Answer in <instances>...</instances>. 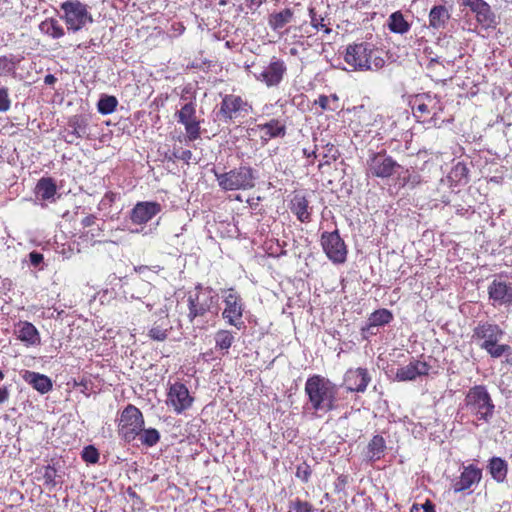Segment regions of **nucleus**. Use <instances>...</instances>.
<instances>
[{
  "instance_id": "nucleus-51",
  "label": "nucleus",
  "mask_w": 512,
  "mask_h": 512,
  "mask_svg": "<svg viewBox=\"0 0 512 512\" xmlns=\"http://www.w3.org/2000/svg\"><path fill=\"white\" fill-rule=\"evenodd\" d=\"M411 512H435V506L430 500H427L423 504H413Z\"/></svg>"
},
{
  "instance_id": "nucleus-31",
  "label": "nucleus",
  "mask_w": 512,
  "mask_h": 512,
  "mask_svg": "<svg viewBox=\"0 0 512 512\" xmlns=\"http://www.w3.org/2000/svg\"><path fill=\"white\" fill-rule=\"evenodd\" d=\"M386 449V442L380 435H375L367 446V458L374 462L379 460Z\"/></svg>"
},
{
  "instance_id": "nucleus-59",
  "label": "nucleus",
  "mask_w": 512,
  "mask_h": 512,
  "mask_svg": "<svg viewBox=\"0 0 512 512\" xmlns=\"http://www.w3.org/2000/svg\"><path fill=\"white\" fill-rule=\"evenodd\" d=\"M56 77L52 74H47L44 78V83L46 85H53L56 82Z\"/></svg>"
},
{
  "instance_id": "nucleus-9",
  "label": "nucleus",
  "mask_w": 512,
  "mask_h": 512,
  "mask_svg": "<svg viewBox=\"0 0 512 512\" xmlns=\"http://www.w3.org/2000/svg\"><path fill=\"white\" fill-rule=\"evenodd\" d=\"M398 168L400 165L385 151L370 152L366 161V173L372 177L389 178Z\"/></svg>"
},
{
  "instance_id": "nucleus-33",
  "label": "nucleus",
  "mask_w": 512,
  "mask_h": 512,
  "mask_svg": "<svg viewBox=\"0 0 512 512\" xmlns=\"http://www.w3.org/2000/svg\"><path fill=\"white\" fill-rule=\"evenodd\" d=\"M172 329L170 325L169 319L166 317H160L158 321H156L152 328L149 331V336L156 341H164L169 331Z\"/></svg>"
},
{
  "instance_id": "nucleus-57",
  "label": "nucleus",
  "mask_w": 512,
  "mask_h": 512,
  "mask_svg": "<svg viewBox=\"0 0 512 512\" xmlns=\"http://www.w3.org/2000/svg\"><path fill=\"white\" fill-rule=\"evenodd\" d=\"M76 139V135L72 136V131L68 129L66 135H64V140L69 144H74Z\"/></svg>"
},
{
  "instance_id": "nucleus-25",
  "label": "nucleus",
  "mask_w": 512,
  "mask_h": 512,
  "mask_svg": "<svg viewBox=\"0 0 512 512\" xmlns=\"http://www.w3.org/2000/svg\"><path fill=\"white\" fill-rule=\"evenodd\" d=\"M22 378L41 394L48 393L53 387L52 381L48 376L34 371H24Z\"/></svg>"
},
{
  "instance_id": "nucleus-53",
  "label": "nucleus",
  "mask_w": 512,
  "mask_h": 512,
  "mask_svg": "<svg viewBox=\"0 0 512 512\" xmlns=\"http://www.w3.org/2000/svg\"><path fill=\"white\" fill-rule=\"evenodd\" d=\"M43 260H44L43 254H41L37 251H32L31 253H29V261L32 266L39 267L40 264L43 263Z\"/></svg>"
},
{
  "instance_id": "nucleus-41",
  "label": "nucleus",
  "mask_w": 512,
  "mask_h": 512,
  "mask_svg": "<svg viewBox=\"0 0 512 512\" xmlns=\"http://www.w3.org/2000/svg\"><path fill=\"white\" fill-rule=\"evenodd\" d=\"M338 96L332 94L330 96L320 95L315 101L323 110L335 111L338 108Z\"/></svg>"
},
{
  "instance_id": "nucleus-49",
  "label": "nucleus",
  "mask_w": 512,
  "mask_h": 512,
  "mask_svg": "<svg viewBox=\"0 0 512 512\" xmlns=\"http://www.w3.org/2000/svg\"><path fill=\"white\" fill-rule=\"evenodd\" d=\"M11 107V100L9 97L8 88H0V112H7Z\"/></svg>"
},
{
  "instance_id": "nucleus-43",
  "label": "nucleus",
  "mask_w": 512,
  "mask_h": 512,
  "mask_svg": "<svg viewBox=\"0 0 512 512\" xmlns=\"http://www.w3.org/2000/svg\"><path fill=\"white\" fill-rule=\"evenodd\" d=\"M57 476V470L53 466L47 465L44 467L42 477L44 485L49 489L54 488L58 484V481L56 480Z\"/></svg>"
},
{
  "instance_id": "nucleus-19",
  "label": "nucleus",
  "mask_w": 512,
  "mask_h": 512,
  "mask_svg": "<svg viewBox=\"0 0 512 512\" xmlns=\"http://www.w3.org/2000/svg\"><path fill=\"white\" fill-rule=\"evenodd\" d=\"M161 209V205L157 202H138L131 210L130 219L134 224H146L158 213H160Z\"/></svg>"
},
{
  "instance_id": "nucleus-2",
  "label": "nucleus",
  "mask_w": 512,
  "mask_h": 512,
  "mask_svg": "<svg viewBox=\"0 0 512 512\" xmlns=\"http://www.w3.org/2000/svg\"><path fill=\"white\" fill-rule=\"evenodd\" d=\"M371 43L360 42L346 47L345 62L353 71H369L381 69L385 60Z\"/></svg>"
},
{
  "instance_id": "nucleus-8",
  "label": "nucleus",
  "mask_w": 512,
  "mask_h": 512,
  "mask_svg": "<svg viewBox=\"0 0 512 512\" xmlns=\"http://www.w3.org/2000/svg\"><path fill=\"white\" fill-rule=\"evenodd\" d=\"M217 299L213 291L208 288L196 287L188 293L189 318L192 321L206 312H217Z\"/></svg>"
},
{
  "instance_id": "nucleus-54",
  "label": "nucleus",
  "mask_w": 512,
  "mask_h": 512,
  "mask_svg": "<svg viewBox=\"0 0 512 512\" xmlns=\"http://www.w3.org/2000/svg\"><path fill=\"white\" fill-rule=\"evenodd\" d=\"M10 397V390L8 386L0 387V405L7 402Z\"/></svg>"
},
{
  "instance_id": "nucleus-34",
  "label": "nucleus",
  "mask_w": 512,
  "mask_h": 512,
  "mask_svg": "<svg viewBox=\"0 0 512 512\" xmlns=\"http://www.w3.org/2000/svg\"><path fill=\"white\" fill-rule=\"evenodd\" d=\"M56 184L51 178H41L35 188L36 194L42 200H50L56 194Z\"/></svg>"
},
{
  "instance_id": "nucleus-29",
  "label": "nucleus",
  "mask_w": 512,
  "mask_h": 512,
  "mask_svg": "<svg viewBox=\"0 0 512 512\" xmlns=\"http://www.w3.org/2000/svg\"><path fill=\"white\" fill-rule=\"evenodd\" d=\"M387 25L391 32L401 35L406 34L411 28L401 11L393 12L388 18Z\"/></svg>"
},
{
  "instance_id": "nucleus-64",
  "label": "nucleus",
  "mask_w": 512,
  "mask_h": 512,
  "mask_svg": "<svg viewBox=\"0 0 512 512\" xmlns=\"http://www.w3.org/2000/svg\"><path fill=\"white\" fill-rule=\"evenodd\" d=\"M219 185L224 187V176L223 175H217Z\"/></svg>"
},
{
  "instance_id": "nucleus-17",
  "label": "nucleus",
  "mask_w": 512,
  "mask_h": 512,
  "mask_svg": "<svg viewBox=\"0 0 512 512\" xmlns=\"http://www.w3.org/2000/svg\"><path fill=\"white\" fill-rule=\"evenodd\" d=\"M192 397L187 387L182 383H174L171 385L168 393L167 404L173 407L177 413H182L192 404Z\"/></svg>"
},
{
  "instance_id": "nucleus-36",
  "label": "nucleus",
  "mask_w": 512,
  "mask_h": 512,
  "mask_svg": "<svg viewBox=\"0 0 512 512\" xmlns=\"http://www.w3.org/2000/svg\"><path fill=\"white\" fill-rule=\"evenodd\" d=\"M492 358H500L502 356L506 357V361L512 362V349L510 345L507 344H491L483 348Z\"/></svg>"
},
{
  "instance_id": "nucleus-27",
  "label": "nucleus",
  "mask_w": 512,
  "mask_h": 512,
  "mask_svg": "<svg viewBox=\"0 0 512 512\" xmlns=\"http://www.w3.org/2000/svg\"><path fill=\"white\" fill-rule=\"evenodd\" d=\"M257 129L262 133L261 137L264 140L282 137L286 133L285 125L277 119H272L267 123L259 124Z\"/></svg>"
},
{
  "instance_id": "nucleus-38",
  "label": "nucleus",
  "mask_w": 512,
  "mask_h": 512,
  "mask_svg": "<svg viewBox=\"0 0 512 512\" xmlns=\"http://www.w3.org/2000/svg\"><path fill=\"white\" fill-rule=\"evenodd\" d=\"M143 446L153 447L160 440V433L155 428H147L143 427L141 433L137 436Z\"/></svg>"
},
{
  "instance_id": "nucleus-22",
  "label": "nucleus",
  "mask_w": 512,
  "mask_h": 512,
  "mask_svg": "<svg viewBox=\"0 0 512 512\" xmlns=\"http://www.w3.org/2000/svg\"><path fill=\"white\" fill-rule=\"evenodd\" d=\"M430 366L425 361L414 360L406 366L399 368L396 372V379L399 381H412L419 376L429 373Z\"/></svg>"
},
{
  "instance_id": "nucleus-1",
  "label": "nucleus",
  "mask_w": 512,
  "mask_h": 512,
  "mask_svg": "<svg viewBox=\"0 0 512 512\" xmlns=\"http://www.w3.org/2000/svg\"><path fill=\"white\" fill-rule=\"evenodd\" d=\"M304 390L314 411L327 413L337 408L339 388L329 379L313 375L306 380Z\"/></svg>"
},
{
  "instance_id": "nucleus-56",
  "label": "nucleus",
  "mask_w": 512,
  "mask_h": 512,
  "mask_svg": "<svg viewBox=\"0 0 512 512\" xmlns=\"http://www.w3.org/2000/svg\"><path fill=\"white\" fill-rule=\"evenodd\" d=\"M95 216L93 215H88L86 216L83 220H82V225L83 227H90L91 225L94 224L95 222Z\"/></svg>"
},
{
  "instance_id": "nucleus-15",
  "label": "nucleus",
  "mask_w": 512,
  "mask_h": 512,
  "mask_svg": "<svg viewBox=\"0 0 512 512\" xmlns=\"http://www.w3.org/2000/svg\"><path fill=\"white\" fill-rule=\"evenodd\" d=\"M228 292L226 295V318L230 325L234 326L237 330H241L245 328L244 321L242 320L243 304L233 289H229Z\"/></svg>"
},
{
  "instance_id": "nucleus-24",
  "label": "nucleus",
  "mask_w": 512,
  "mask_h": 512,
  "mask_svg": "<svg viewBox=\"0 0 512 512\" xmlns=\"http://www.w3.org/2000/svg\"><path fill=\"white\" fill-rule=\"evenodd\" d=\"M450 18V11L445 5H434L428 15V27L441 32L447 27Z\"/></svg>"
},
{
  "instance_id": "nucleus-37",
  "label": "nucleus",
  "mask_w": 512,
  "mask_h": 512,
  "mask_svg": "<svg viewBox=\"0 0 512 512\" xmlns=\"http://www.w3.org/2000/svg\"><path fill=\"white\" fill-rule=\"evenodd\" d=\"M87 120L83 116H73L68 122V129L72 131V136L83 138L87 135Z\"/></svg>"
},
{
  "instance_id": "nucleus-5",
  "label": "nucleus",
  "mask_w": 512,
  "mask_h": 512,
  "mask_svg": "<svg viewBox=\"0 0 512 512\" xmlns=\"http://www.w3.org/2000/svg\"><path fill=\"white\" fill-rule=\"evenodd\" d=\"M63 12L60 18L65 22L69 31L77 32L93 23L89 7L79 0H68L60 5Z\"/></svg>"
},
{
  "instance_id": "nucleus-14",
  "label": "nucleus",
  "mask_w": 512,
  "mask_h": 512,
  "mask_svg": "<svg viewBox=\"0 0 512 512\" xmlns=\"http://www.w3.org/2000/svg\"><path fill=\"white\" fill-rule=\"evenodd\" d=\"M178 122L185 126L187 137L194 141L200 134V123L196 118V104L192 101L185 103L176 113Z\"/></svg>"
},
{
  "instance_id": "nucleus-26",
  "label": "nucleus",
  "mask_w": 512,
  "mask_h": 512,
  "mask_svg": "<svg viewBox=\"0 0 512 512\" xmlns=\"http://www.w3.org/2000/svg\"><path fill=\"white\" fill-rule=\"evenodd\" d=\"M290 209L300 222L308 223L311 221L312 209L305 196L296 194L291 200Z\"/></svg>"
},
{
  "instance_id": "nucleus-46",
  "label": "nucleus",
  "mask_w": 512,
  "mask_h": 512,
  "mask_svg": "<svg viewBox=\"0 0 512 512\" xmlns=\"http://www.w3.org/2000/svg\"><path fill=\"white\" fill-rule=\"evenodd\" d=\"M82 458L87 463L95 464L99 460L98 450L94 446H87L82 451Z\"/></svg>"
},
{
  "instance_id": "nucleus-39",
  "label": "nucleus",
  "mask_w": 512,
  "mask_h": 512,
  "mask_svg": "<svg viewBox=\"0 0 512 512\" xmlns=\"http://www.w3.org/2000/svg\"><path fill=\"white\" fill-rule=\"evenodd\" d=\"M468 168L464 163L458 162L451 170L448 178L452 182L466 184L468 182Z\"/></svg>"
},
{
  "instance_id": "nucleus-16",
  "label": "nucleus",
  "mask_w": 512,
  "mask_h": 512,
  "mask_svg": "<svg viewBox=\"0 0 512 512\" xmlns=\"http://www.w3.org/2000/svg\"><path fill=\"white\" fill-rule=\"evenodd\" d=\"M503 335L504 331L497 324L489 322L479 323L473 331V338L482 341L480 344L482 349L498 343Z\"/></svg>"
},
{
  "instance_id": "nucleus-3",
  "label": "nucleus",
  "mask_w": 512,
  "mask_h": 512,
  "mask_svg": "<svg viewBox=\"0 0 512 512\" xmlns=\"http://www.w3.org/2000/svg\"><path fill=\"white\" fill-rule=\"evenodd\" d=\"M465 405L472 415L485 423H489L494 416L495 405L484 385H476L468 390Z\"/></svg>"
},
{
  "instance_id": "nucleus-50",
  "label": "nucleus",
  "mask_w": 512,
  "mask_h": 512,
  "mask_svg": "<svg viewBox=\"0 0 512 512\" xmlns=\"http://www.w3.org/2000/svg\"><path fill=\"white\" fill-rule=\"evenodd\" d=\"M191 158L192 152L190 150L182 148H174L171 157H169V159H179L185 161L186 163H189Z\"/></svg>"
},
{
  "instance_id": "nucleus-20",
  "label": "nucleus",
  "mask_w": 512,
  "mask_h": 512,
  "mask_svg": "<svg viewBox=\"0 0 512 512\" xmlns=\"http://www.w3.org/2000/svg\"><path fill=\"white\" fill-rule=\"evenodd\" d=\"M488 294L494 306L511 304L512 282L494 279L488 287Z\"/></svg>"
},
{
  "instance_id": "nucleus-12",
  "label": "nucleus",
  "mask_w": 512,
  "mask_h": 512,
  "mask_svg": "<svg viewBox=\"0 0 512 512\" xmlns=\"http://www.w3.org/2000/svg\"><path fill=\"white\" fill-rule=\"evenodd\" d=\"M482 479V469L474 464L463 466L461 474L452 478L450 488L454 493L464 492L477 486Z\"/></svg>"
},
{
  "instance_id": "nucleus-45",
  "label": "nucleus",
  "mask_w": 512,
  "mask_h": 512,
  "mask_svg": "<svg viewBox=\"0 0 512 512\" xmlns=\"http://www.w3.org/2000/svg\"><path fill=\"white\" fill-rule=\"evenodd\" d=\"M340 153L338 151V149L333 145V144H330L328 143L325 148H324V152H323V159H324V164H327L329 165L332 161H336L339 157Z\"/></svg>"
},
{
  "instance_id": "nucleus-58",
  "label": "nucleus",
  "mask_w": 512,
  "mask_h": 512,
  "mask_svg": "<svg viewBox=\"0 0 512 512\" xmlns=\"http://www.w3.org/2000/svg\"><path fill=\"white\" fill-rule=\"evenodd\" d=\"M216 345L222 350L224 348V335L221 332L217 333Z\"/></svg>"
},
{
  "instance_id": "nucleus-63",
  "label": "nucleus",
  "mask_w": 512,
  "mask_h": 512,
  "mask_svg": "<svg viewBox=\"0 0 512 512\" xmlns=\"http://www.w3.org/2000/svg\"><path fill=\"white\" fill-rule=\"evenodd\" d=\"M218 113H224V100H222L221 103L218 105Z\"/></svg>"
},
{
  "instance_id": "nucleus-23",
  "label": "nucleus",
  "mask_w": 512,
  "mask_h": 512,
  "mask_svg": "<svg viewBox=\"0 0 512 512\" xmlns=\"http://www.w3.org/2000/svg\"><path fill=\"white\" fill-rule=\"evenodd\" d=\"M14 333L17 336V339L25 343L27 346L40 344V334L37 328L28 321H19L15 325Z\"/></svg>"
},
{
  "instance_id": "nucleus-44",
  "label": "nucleus",
  "mask_w": 512,
  "mask_h": 512,
  "mask_svg": "<svg viewBox=\"0 0 512 512\" xmlns=\"http://www.w3.org/2000/svg\"><path fill=\"white\" fill-rule=\"evenodd\" d=\"M314 507L307 501L296 499L290 502V509L288 512H314Z\"/></svg>"
},
{
  "instance_id": "nucleus-47",
  "label": "nucleus",
  "mask_w": 512,
  "mask_h": 512,
  "mask_svg": "<svg viewBox=\"0 0 512 512\" xmlns=\"http://www.w3.org/2000/svg\"><path fill=\"white\" fill-rule=\"evenodd\" d=\"M163 268L160 265L146 266L139 265L134 267V271L146 279L150 278V273H159Z\"/></svg>"
},
{
  "instance_id": "nucleus-21",
  "label": "nucleus",
  "mask_w": 512,
  "mask_h": 512,
  "mask_svg": "<svg viewBox=\"0 0 512 512\" xmlns=\"http://www.w3.org/2000/svg\"><path fill=\"white\" fill-rule=\"evenodd\" d=\"M254 186L252 170L248 167H240L237 170L226 173L227 189H246Z\"/></svg>"
},
{
  "instance_id": "nucleus-42",
  "label": "nucleus",
  "mask_w": 512,
  "mask_h": 512,
  "mask_svg": "<svg viewBox=\"0 0 512 512\" xmlns=\"http://www.w3.org/2000/svg\"><path fill=\"white\" fill-rule=\"evenodd\" d=\"M310 24L316 30H323L325 34H330L331 29L324 23L325 18L318 15L315 8H309Z\"/></svg>"
},
{
  "instance_id": "nucleus-32",
  "label": "nucleus",
  "mask_w": 512,
  "mask_h": 512,
  "mask_svg": "<svg viewBox=\"0 0 512 512\" xmlns=\"http://www.w3.org/2000/svg\"><path fill=\"white\" fill-rule=\"evenodd\" d=\"M393 319L392 313L387 309H379L373 312L369 319L368 325L364 330L370 331L372 334L374 333L372 329L374 327H379L388 324Z\"/></svg>"
},
{
  "instance_id": "nucleus-10",
  "label": "nucleus",
  "mask_w": 512,
  "mask_h": 512,
  "mask_svg": "<svg viewBox=\"0 0 512 512\" xmlns=\"http://www.w3.org/2000/svg\"><path fill=\"white\" fill-rule=\"evenodd\" d=\"M322 248L330 261L342 264L347 259V248L337 230L323 232L321 235Z\"/></svg>"
},
{
  "instance_id": "nucleus-6",
  "label": "nucleus",
  "mask_w": 512,
  "mask_h": 512,
  "mask_svg": "<svg viewBox=\"0 0 512 512\" xmlns=\"http://www.w3.org/2000/svg\"><path fill=\"white\" fill-rule=\"evenodd\" d=\"M145 421L142 412L134 405H127L121 413L118 433L125 442L134 441L143 430Z\"/></svg>"
},
{
  "instance_id": "nucleus-62",
  "label": "nucleus",
  "mask_w": 512,
  "mask_h": 512,
  "mask_svg": "<svg viewBox=\"0 0 512 512\" xmlns=\"http://www.w3.org/2000/svg\"><path fill=\"white\" fill-rule=\"evenodd\" d=\"M410 179H411L412 184L419 183V176L418 175L410 176Z\"/></svg>"
},
{
  "instance_id": "nucleus-40",
  "label": "nucleus",
  "mask_w": 512,
  "mask_h": 512,
  "mask_svg": "<svg viewBox=\"0 0 512 512\" xmlns=\"http://www.w3.org/2000/svg\"><path fill=\"white\" fill-rule=\"evenodd\" d=\"M117 104L116 97L110 95L102 96L97 104L98 111L103 115L111 114L115 111Z\"/></svg>"
},
{
  "instance_id": "nucleus-7",
  "label": "nucleus",
  "mask_w": 512,
  "mask_h": 512,
  "mask_svg": "<svg viewBox=\"0 0 512 512\" xmlns=\"http://www.w3.org/2000/svg\"><path fill=\"white\" fill-rule=\"evenodd\" d=\"M411 105L415 117L423 119L424 122L426 121L425 118L430 116L428 123L433 126L437 125L438 116L444 110V104L440 97L431 93L416 95L411 101Z\"/></svg>"
},
{
  "instance_id": "nucleus-52",
  "label": "nucleus",
  "mask_w": 512,
  "mask_h": 512,
  "mask_svg": "<svg viewBox=\"0 0 512 512\" xmlns=\"http://www.w3.org/2000/svg\"><path fill=\"white\" fill-rule=\"evenodd\" d=\"M14 69V63L6 56L0 57V72H10Z\"/></svg>"
},
{
  "instance_id": "nucleus-28",
  "label": "nucleus",
  "mask_w": 512,
  "mask_h": 512,
  "mask_svg": "<svg viewBox=\"0 0 512 512\" xmlns=\"http://www.w3.org/2000/svg\"><path fill=\"white\" fill-rule=\"evenodd\" d=\"M491 477L498 483L505 481L508 473V463L500 457H492L487 466Z\"/></svg>"
},
{
  "instance_id": "nucleus-30",
  "label": "nucleus",
  "mask_w": 512,
  "mask_h": 512,
  "mask_svg": "<svg viewBox=\"0 0 512 512\" xmlns=\"http://www.w3.org/2000/svg\"><path fill=\"white\" fill-rule=\"evenodd\" d=\"M39 30L53 39H59L65 35L64 28L55 18H47L42 21L39 24Z\"/></svg>"
},
{
  "instance_id": "nucleus-4",
  "label": "nucleus",
  "mask_w": 512,
  "mask_h": 512,
  "mask_svg": "<svg viewBox=\"0 0 512 512\" xmlns=\"http://www.w3.org/2000/svg\"><path fill=\"white\" fill-rule=\"evenodd\" d=\"M253 112L252 105L237 95H226V129L232 132L231 127L236 130L235 138L244 137L245 129L242 127Z\"/></svg>"
},
{
  "instance_id": "nucleus-13",
  "label": "nucleus",
  "mask_w": 512,
  "mask_h": 512,
  "mask_svg": "<svg viewBox=\"0 0 512 512\" xmlns=\"http://www.w3.org/2000/svg\"><path fill=\"white\" fill-rule=\"evenodd\" d=\"M287 72V66L281 59L273 57L268 66L264 67L259 74H255L258 81L263 82L267 87L278 86Z\"/></svg>"
},
{
  "instance_id": "nucleus-11",
  "label": "nucleus",
  "mask_w": 512,
  "mask_h": 512,
  "mask_svg": "<svg viewBox=\"0 0 512 512\" xmlns=\"http://www.w3.org/2000/svg\"><path fill=\"white\" fill-rule=\"evenodd\" d=\"M462 5L468 7L475 15L477 23L485 30L495 29L498 19L490 5L484 0H462Z\"/></svg>"
},
{
  "instance_id": "nucleus-18",
  "label": "nucleus",
  "mask_w": 512,
  "mask_h": 512,
  "mask_svg": "<svg viewBox=\"0 0 512 512\" xmlns=\"http://www.w3.org/2000/svg\"><path fill=\"white\" fill-rule=\"evenodd\" d=\"M371 381V377L368 370L365 368L348 369L344 374L343 382L349 392H360L366 391L368 384Z\"/></svg>"
},
{
  "instance_id": "nucleus-60",
  "label": "nucleus",
  "mask_w": 512,
  "mask_h": 512,
  "mask_svg": "<svg viewBox=\"0 0 512 512\" xmlns=\"http://www.w3.org/2000/svg\"><path fill=\"white\" fill-rule=\"evenodd\" d=\"M303 153L304 155H306L307 158H310V157H314L316 158V151L315 150H312L311 152H309L307 149H303Z\"/></svg>"
},
{
  "instance_id": "nucleus-35",
  "label": "nucleus",
  "mask_w": 512,
  "mask_h": 512,
  "mask_svg": "<svg viewBox=\"0 0 512 512\" xmlns=\"http://www.w3.org/2000/svg\"><path fill=\"white\" fill-rule=\"evenodd\" d=\"M293 11L286 8L278 13L272 14L269 18V25L274 31H280L292 21Z\"/></svg>"
},
{
  "instance_id": "nucleus-61",
  "label": "nucleus",
  "mask_w": 512,
  "mask_h": 512,
  "mask_svg": "<svg viewBox=\"0 0 512 512\" xmlns=\"http://www.w3.org/2000/svg\"><path fill=\"white\" fill-rule=\"evenodd\" d=\"M159 314L161 317H166V319H168V310L167 308H161L160 311H159Z\"/></svg>"
},
{
  "instance_id": "nucleus-55",
  "label": "nucleus",
  "mask_w": 512,
  "mask_h": 512,
  "mask_svg": "<svg viewBox=\"0 0 512 512\" xmlns=\"http://www.w3.org/2000/svg\"><path fill=\"white\" fill-rule=\"evenodd\" d=\"M266 0H246L247 7L251 11H256Z\"/></svg>"
},
{
  "instance_id": "nucleus-48",
  "label": "nucleus",
  "mask_w": 512,
  "mask_h": 512,
  "mask_svg": "<svg viewBox=\"0 0 512 512\" xmlns=\"http://www.w3.org/2000/svg\"><path fill=\"white\" fill-rule=\"evenodd\" d=\"M311 474H312L311 467L307 463L303 462L297 466L296 477L298 479H300L301 481H303L305 483L308 482Z\"/></svg>"
}]
</instances>
